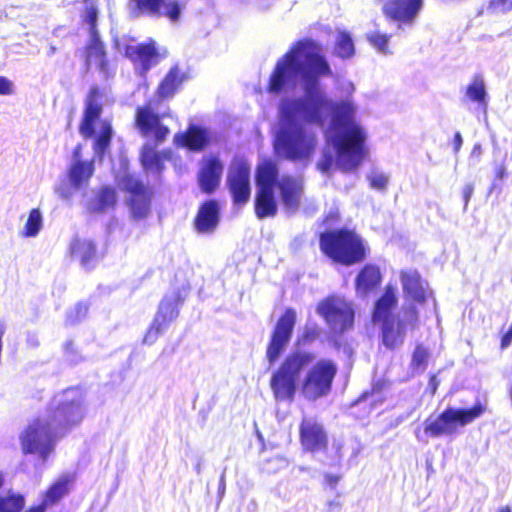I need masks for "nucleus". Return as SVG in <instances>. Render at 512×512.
<instances>
[{
  "instance_id": "1",
  "label": "nucleus",
  "mask_w": 512,
  "mask_h": 512,
  "mask_svg": "<svg viewBox=\"0 0 512 512\" xmlns=\"http://www.w3.org/2000/svg\"><path fill=\"white\" fill-rule=\"evenodd\" d=\"M315 360V353L300 349L293 350L285 356L269 381L277 402L294 401L300 377L305 371L300 390L306 399L314 401L331 392L338 366L332 359Z\"/></svg>"
},
{
  "instance_id": "2",
  "label": "nucleus",
  "mask_w": 512,
  "mask_h": 512,
  "mask_svg": "<svg viewBox=\"0 0 512 512\" xmlns=\"http://www.w3.org/2000/svg\"><path fill=\"white\" fill-rule=\"evenodd\" d=\"M330 111L334 120L339 123L349 122L353 118L354 110L348 103H333L326 98L318 97L308 104L301 100L289 103L283 111L285 121L278 137V149L284 158L291 161H308L315 154L318 139L309 127L296 123V116L305 111L309 122L322 123V111Z\"/></svg>"
},
{
  "instance_id": "3",
  "label": "nucleus",
  "mask_w": 512,
  "mask_h": 512,
  "mask_svg": "<svg viewBox=\"0 0 512 512\" xmlns=\"http://www.w3.org/2000/svg\"><path fill=\"white\" fill-rule=\"evenodd\" d=\"M74 391L68 388L63 391V398L53 401L47 406V418H35L26 426L20 435L23 454H38L43 460L53 452L55 440L69 433L79 425L85 417L84 399L81 394L73 397L65 396Z\"/></svg>"
},
{
  "instance_id": "4",
  "label": "nucleus",
  "mask_w": 512,
  "mask_h": 512,
  "mask_svg": "<svg viewBox=\"0 0 512 512\" xmlns=\"http://www.w3.org/2000/svg\"><path fill=\"white\" fill-rule=\"evenodd\" d=\"M312 42H296L277 60L268 79L266 90L272 94L281 93L288 85L294 84L300 75L309 87H315L320 77L332 76V70L323 55L314 50Z\"/></svg>"
},
{
  "instance_id": "5",
  "label": "nucleus",
  "mask_w": 512,
  "mask_h": 512,
  "mask_svg": "<svg viewBox=\"0 0 512 512\" xmlns=\"http://www.w3.org/2000/svg\"><path fill=\"white\" fill-rule=\"evenodd\" d=\"M169 117H171L169 112H156L151 101L135 109V128L143 137L152 138L154 142V145L146 143L140 149L139 161L146 170L161 172L164 169L165 160L171 158L170 150L159 151L155 147L165 142L170 134V128L163 123V119Z\"/></svg>"
},
{
  "instance_id": "6",
  "label": "nucleus",
  "mask_w": 512,
  "mask_h": 512,
  "mask_svg": "<svg viewBox=\"0 0 512 512\" xmlns=\"http://www.w3.org/2000/svg\"><path fill=\"white\" fill-rule=\"evenodd\" d=\"M398 304L395 288L388 284L383 294L376 300L372 311V321L381 326L383 344L389 349H395L402 345L405 337V326L415 329L418 326L419 314L414 305L403 309L404 321H396L394 310Z\"/></svg>"
},
{
  "instance_id": "7",
  "label": "nucleus",
  "mask_w": 512,
  "mask_h": 512,
  "mask_svg": "<svg viewBox=\"0 0 512 512\" xmlns=\"http://www.w3.org/2000/svg\"><path fill=\"white\" fill-rule=\"evenodd\" d=\"M318 239L321 253L335 265H358L365 262L370 254L367 242L355 229L326 230L319 234Z\"/></svg>"
},
{
  "instance_id": "8",
  "label": "nucleus",
  "mask_w": 512,
  "mask_h": 512,
  "mask_svg": "<svg viewBox=\"0 0 512 512\" xmlns=\"http://www.w3.org/2000/svg\"><path fill=\"white\" fill-rule=\"evenodd\" d=\"M103 90L92 86L85 99L82 117L79 123V133L84 139H94L93 150L103 156L108 150L113 137L112 123L108 119L101 120L103 113Z\"/></svg>"
},
{
  "instance_id": "9",
  "label": "nucleus",
  "mask_w": 512,
  "mask_h": 512,
  "mask_svg": "<svg viewBox=\"0 0 512 512\" xmlns=\"http://www.w3.org/2000/svg\"><path fill=\"white\" fill-rule=\"evenodd\" d=\"M487 410L485 404L476 402L469 408L446 407L435 418H427L423 423L424 434L438 438L456 434L460 427L467 426L481 417Z\"/></svg>"
},
{
  "instance_id": "10",
  "label": "nucleus",
  "mask_w": 512,
  "mask_h": 512,
  "mask_svg": "<svg viewBox=\"0 0 512 512\" xmlns=\"http://www.w3.org/2000/svg\"><path fill=\"white\" fill-rule=\"evenodd\" d=\"M278 177L279 168L274 160L265 158L257 164L255 170L257 191L254 201V213L258 219L274 217L278 212V205L273 191Z\"/></svg>"
},
{
  "instance_id": "11",
  "label": "nucleus",
  "mask_w": 512,
  "mask_h": 512,
  "mask_svg": "<svg viewBox=\"0 0 512 512\" xmlns=\"http://www.w3.org/2000/svg\"><path fill=\"white\" fill-rule=\"evenodd\" d=\"M316 311L335 335L341 336L354 327L355 311L344 297L329 295L317 304Z\"/></svg>"
},
{
  "instance_id": "12",
  "label": "nucleus",
  "mask_w": 512,
  "mask_h": 512,
  "mask_svg": "<svg viewBox=\"0 0 512 512\" xmlns=\"http://www.w3.org/2000/svg\"><path fill=\"white\" fill-rule=\"evenodd\" d=\"M121 185L127 195L125 204L130 217L135 221L146 219L151 212L152 189L133 174L124 175Z\"/></svg>"
},
{
  "instance_id": "13",
  "label": "nucleus",
  "mask_w": 512,
  "mask_h": 512,
  "mask_svg": "<svg viewBox=\"0 0 512 512\" xmlns=\"http://www.w3.org/2000/svg\"><path fill=\"white\" fill-rule=\"evenodd\" d=\"M297 321L296 311L288 307L277 319L266 345V359L273 365L289 345Z\"/></svg>"
},
{
  "instance_id": "14",
  "label": "nucleus",
  "mask_w": 512,
  "mask_h": 512,
  "mask_svg": "<svg viewBox=\"0 0 512 512\" xmlns=\"http://www.w3.org/2000/svg\"><path fill=\"white\" fill-rule=\"evenodd\" d=\"M365 135L361 128L353 126L345 131L336 142V153L339 166L350 171L362 162L365 155Z\"/></svg>"
},
{
  "instance_id": "15",
  "label": "nucleus",
  "mask_w": 512,
  "mask_h": 512,
  "mask_svg": "<svg viewBox=\"0 0 512 512\" xmlns=\"http://www.w3.org/2000/svg\"><path fill=\"white\" fill-rule=\"evenodd\" d=\"M129 7L134 18L164 17L171 23H177L184 5L181 0H129Z\"/></svg>"
},
{
  "instance_id": "16",
  "label": "nucleus",
  "mask_w": 512,
  "mask_h": 512,
  "mask_svg": "<svg viewBox=\"0 0 512 512\" xmlns=\"http://www.w3.org/2000/svg\"><path fill=\"white\" fill-rule=\"evenodd\" d=\"M250 173V165L245 159L236 158L229 166L226 185L237 207L247 204L250 199Z\"/></svg>"
},
{
  "instance_id": "17",
  "label": "nucleus",
  "mask_w": 512,
  "mask_h": 512,
  "mask_svg": "<svg viewBox=\"0 0 512 512\" xmlns=\"http://www.w3.org/2000/svg\"><path fill=\"white\" fill-rule=\"evenodd\" d=\"M123 55L139 69L141 75H145L166 57V52H161L157 42L153 38H149L138 44H125Z\"/></svg>"
},
{
  "instance_id": "18",
  "label": "nucleus",
  "mask_w": 512,
  "mask_h": 512,
  "mask_svg": "<svg viewBox=\"0 0 512 512\" xmlns=\"http://www.w3.org/2000/svg\"><path fill=\"white\" fill-rule=\"evenodd\" d=\"M299 443L305 453H325L329 438L323 424L315 417L304 416L299 424Z\"/></svg>"
},
{
  "instance_id": "19",
  "label": "nucleus",
  "mask_w": 512,
  "mask_h": 512,
  "mask_svg": "<svg viewBox=\"0 0 512 512\" xmlns=\"http://www.w3.org/2000/svg\"><path fill=\"white\" fill-rule=\"evenodd\" d=\"M180 303V298L178 300L164 298L160 301L154 318L144 335L143 342L145 344H154L168 326L177 319Z\"/></svg>"
},
{
  "instance_id": "20",
  "label": "nucleus",
  "mask_w": 512,
  "mask_h": 512,
  "mask_svg": "<svg viewBox=\"0 0 512 512\" xmlns=\"http://www.w3.org/2000/svg\"><path fill=\"white\" fill-rule=\"evenodd\" d=\"M275 187L279 190L284 208L291 213L298 211L304 192V182L302 178L284 175L280 179H277Z\"/></svg>"
},
{
  "instance_id": "21",
  "label": "nucleus",
  "mask_w": 512,
  "mask_h": 512,
  "mask_svg": "<svg viewBox=\"0 0 512 512\" xmlns=\"http://www.w3.org/2000/svg\"><path fill=\"white\" fill-rule=\"evenodd\" d=\"M223 169V163L217 156H210L203 161L197 174V182L204 194L210 195L218 189Z\"/></svg>"
},
{
  "instance_id": "22",
  "label": "nucleus",
  "mask_w": 512,
  "mask_h": 512,
  "mask_svg": "<svg viewBox=\"0 0 512 512\" xmlns=\"http://www.w3.org/2000/svg\"><path fill=\"white\" fill-rule=\"evenodd\" d=\"M220 221V205L216 199L202 202L193 219V226L199 234L214 232Z\"/></svg>"
},
{
  "instance_id": "23",
  "label": "nucleus",
  "mask_w": 512,
  "mask_h": 512,
  "mask_svg": "<svg viewBox=\"0 0 512 512\" xmlns=\"http://www.w3.org/2000/svg\"><path fill=\"white\" fill-rule=\"evenodd\" d=\"M400 281L406 299L420 305L426 303L428 283L422 279L417 270H402Z\"/></svg>"
},
{
  "instance_id": "24",
  "label": "nucleus",
  "mask_w": 512,
  "mask_h": 512,
  "mask_svg": "<svg viewBox=\"0 0 512 512\" xmlns=\"http://www.w3.org/2000/svg\"><path fill=\"white\" fill-rule=\"evenodd\" d=\"M188 79V74L182 71L178 64L170 67L168 72L156 87V101L160 103L172 99L181 89L183 83Z\"/></svg>"
},
{
  "instance_id": "25",
  "label": "nucleus",
  "mask_w": 512,
  "mask_h": 512,
  "mask_svg": "<svg viewBox=\"0 0 512 512\" xmlns=\"http://www.w3.org/2000/svg\"><path fill=\"white\" fill-rule=\"evenodd\" d=\"M423 0H389L383 6L386 17L399 21L410 22L418 13Z\"/></svg>"
},
{
  "instance_id": "26",
  "label": "nucleus",
  "mask_w": 512,
  "mask_h": 512,
  "mask_svg": "<svg viewBox=\"0 0 512 512\" xmlns=\"http://www.w3.org/2000/svg\"><path fill=\"white\" fill-rule=\"evenodd\" d=\"M382 279L379 265L366 263L359 269L354 280V286L357 292L368 294L380 286Z\"/></svg>"
},
{
  "instance_id": "27",
  "label": "nucleus",
  "mask_w": 512,
  "mask_h": 512,
  "mask_svg": "<svg viewBox=\"0 0 512 512\" xmlns=\"http://www.w3.org/2000/svg\"><path fill=\"white\" fill-rule=\"evenodd\" d=\"M208 142L206 130L196 125H191L184 132L174 135L175 145L190 151H202Z\"/></svg>"
},
{
  "instance_id": "28",
  "label": "nucleus",
  "mask_w": 512,
  "mask_h": 512,
  "mask_svg": "<svg viewBox=\"0 0 512 512\" xmlns=\"http://www.w3.org/2000/svg\"><path fill=\"white\" fill-rule=\"evenodd\" d=\"M73 476L65 474L55 480L43 493L40 504L44 508L57 505L70 492Z\"/></svg>"
},
{
  "instance_id": "29",
  "label": "nucleus",
  "mask_w": 512,
  "mask_h": 512,
  "mask_svg": "<svg viewBox=\"0 0 512 512\" xmlns=\"http://www.w3.org/2000/svg\"><path fill=\"white\" fill-rule=\"evenodd\" d=\"M68 253L72 259L79 260L83 266L87 267L96 260L97 247L92 240L76 236L70 242Z\"/></svg>"
},
{
  "instance_id": "30",
  "label": "nucleus",
  "mask_w": 512,
  "mask_h": 512,
  "mask_svg": "<svg viewBox=\"0 0 512 512\" xmlns=\"http://www.w3.org/2000/svg\"><path fill=\"white\" fill-rule=\"evenodd\" d=\"M118 201L117 191L113 186L103 185L95 193L88 211L92 214H103L114 210Z\"/></svg>"
},
{
  "instance_id": "31",
  "label": "nucleus",
  "mask_w": 512,
  "mask_h": 512,
  "mask_svg": "<svg viewBox=\"0 0 512 512\" xmlns=\"http://www.w3.org/2000/svg\"><path fill=\"white\" fill-rule=\"evenodd\" d=\"M94 173V162L76 160L70 167L68 175L71 184L78 188L88 182Z\"/></svg>"
},
{
  "instance_id": "32",
  "label": "nucleus",
  "mask_w": 512,
  "mask_h": 512,
  "mask_svg": "<svg viewBox=\"0 0 512 512\" xmlns=\"http://www.w3.org/2000/svg\"><path fill=\"white\" fill-rule=\"evenodd\" d=\"M465 97L470 102L477 103L484 111L487 108V92L481 75H475L465 89Z\"/></svg>"
},
{
  "instance_id": "33",
  "label": "nucleus",
  "mask_w": 512,
  "mask_h": 512,
  "mask_svg": "<svg viewBox=\"0 0 512 512\" xmlns=\"http://www.w3.org/2000/svg\"><path fill=\"white\" fill-rule=\"evenodd\" d=\"M87 62L93 60L98 63L100 70H106L108 66L107 54L105 46L100 40L98 33L91 35V39L86 46Z\"/></svg>"
},
{
  "instance_id": "34",
  "label": "nucleus",
  "mask_w": 512,
  "mask_h": 512,
  "mask_svg": "<svg viewBox=\"0 0 512 512\" xmlns=\"http://www.w3.org/2000/svg\"><path fill=\"white\" fill-rule=\"evenodd\" d=\"M25 506V498L19 493L8 492L0 496V512H21Z\"/></svg>"
},
{
  "instance_id": "35",
  "label": "nucleus",
  "mask_w": 512,
  "mask_h": 512,
  "mask_svg": "<svg viewBox=\"0 0 512 512\" xmlns=\"http://www.w3.org/2000/svg\"><path fill=\"white\" fill-rule=\"evenodd\" d=\"M335 53L342 59H347L354 55V43L351 36L347 32L339 33L335 44Z\"/></svg>"
},
{
  "instance_id": "36",
  "label": "nucleus",
  "mask_w": 512,
  "mask_h": 512,
  "mask_svg": "<svg viewBox=\"0 0 512 512\" xmlns=\"http://www.w3.org/2000/svg\"><path fill=\"white\" fill-rule=\"evenodd\" d=\"M42 228V215L38 208L30 210L27 221L24 225L22 235L24 237L36 236Z\"/></svg>"
},
{
  "instance_id": "37",
  "label": "nucleus",
  "mask_w": 512,
  "mask_h": 512,
  "mask_svg": "<svg viewBox=\"0 0 512 512\" xmlns=\"http://www.w3.org/2000/svg\"><path fill=\"white\" fill-rule=\"evenodd\" d=\"M89 312V304L80 301L75 304L74 308L67 312L65 317V324L67 326H74L81 322Z\"/></svg>"
},
{
  "instance_id": "38",
  "label": "nucleus",
  "mask_w": 512,
  "mask_h": 512,
  "mask_svg": "<svg viewBox=\"0 0 512 512\" xmlns=\"http://www.w3.org/2000/svg\"><path fill=\"white\" fill-rule=\"evenodd\" d=\"M369 43L376 48L379 52L383 54L390 53L388 48V43L390 40V35L382 34L380 32H373L367 36Z\"/></svg>"
},
{
  "instance_id": "39",
  "label": "nucleus",
  "mask_w": 512,
  "mask_h": 512,
  "mask_svg": "<svg viewBox=\"0 0 512 512\" xmlns=\"http://www.w3.org/2000/svg\"><path fill=\"white\" fill-rule=\"evenodd\" d=\"M428 357H429L428 350L422 344H418L415 347L413 354H412V359H411L412 368L425 369Z\"/></svg>"
},
{
  "instance_id": "40",
  "label": "nucleus",
  "mask_w": 512,
  "mask_h": 512,
  "mask_svg": "<svg viewBox=\"0 0 512 512\" xmlns=\"http://www.w3.org/2000/svg\"><path fill=\"white\" fill-rule=\"evenodd\" d=\"M321 334V330L317 326H306L298 338V343L309 345L315 342Z\"/></svg>"
},
{
  "instance_id": "41",
  "label": "nucleus",
  "mask_w": 512,
  "mask_h": 512,
  "mask_svg": "<svg viewBox=\"0 0 512 512\" xmlns=\"http://www.w3.org/2000/svg\"><path fill=\"white\" fill-rule=\"evenodd\" d=\"M97 15H98V11L94 5L86 7L85 21L89 25L91 35H94V33H97V31H96Z\"/></svg>"
},
{
  "instance_id": "42",
  "label": "nucleus",
  "mask_w": 512,
  "mask_h": 512,
  "mask_svg": "<svg viewBox=\"0 0 512 512\" xmlns=\"http://www.w3.org/2000/svg\"><path fill=\"white\" fill-rule=\"evenodd\" d=\"M385 387V382L377 381L375 382L371 389L368 391H364L354 402L352 405L359 404L360 402L366 400L368 397L373 396L375 394L380 393Z\"/></svg>"
},
{
  "instance_id": "43",
  "label": "nucleus",
  "mask_w": 512,
  "mask_h": 512,
  "mask_svg": "<svg viewBox=\"0 0 512 512\" xmlns=\"http://www.w3.org/2000/svg\"><path fill=\"white\" fill-rule=\"evenodd\" d=\"M369 181L372 188L384 190L388 184V177L384 174H373L370 176Z\"/></svg>"
},
{
  "instance_id": "44",
  "label": "nucleus",
  "mask_w": 512,
  "mask_h": 512,
  "mask_svg": "<svg viewBox=\"0 0 512 512\" xmlns=\"http://www.w3.org/2000/svg\"><path fill=\"white\" fill-rule=\"evenodd\" d=\"M63 351L67 357L75 358L78 356V348L72 339H68L63 343Z\"/></svg>"
},
{
  "instance_id": "45",
  "label": "nucleus",
  "mask_w": 512,
  "mask_h": 512,
  "mask_svg": "<svg viewBox=\"0 0 512 512\" xmlns=\"http://www.w3.org/2000/svg\"><path fill=\"white\" fill-rule=\"evenodd\" d=\"M13 93V83L5 76H0V95H11Z\"/></svg>"
},
{
  "instance_id": "46",
  "label": "nucleus",
  "mask_w": 512,
  "mask_h": 512,
  "mask_svg": "<svg viewBox=\"0 0 512 512\" xmlns=\"http://www.w3.org/2000/svg\"><path fill=\"white\" fill-rule=\"evenodd\" d=\"M473 192H474V185L473 183H467L463 189H462V197H463V202H464V209L467 208L469 202H470V199L473 195Z\"/></svg>"
},
{
  "instance_id": "47",
  "label": "nucleus",
  "mask_w": 512,
  "mask_h": 512,
  "mask_svg": "<svg viewBox=\"0 0 512 512\" xmlns=\"http://www.w3.org/2000/svg\"><path fill=\"white\" fill-rule=\"evenodd\" d=\"M340 475L327 473L324 475V482L330 488H335L340 481Z\"/></svg>"
},
{
  "instance_id": "48",
  "label": "nucleus",
  "mask_w": 512,
  "mask_h": 512,
  "mask_svg": "<svg viewBox=\"0 0 512 512\" xmlns=\"http://www.w3.org/2000/svg\"><path fill=\"white\" fill-rule=\"evenodd\" d=\"M506 175H507L506 165L504 162H502L495 167L494 177L496 180H502L506 177Z\"/></svg>"
},
{
  "instance_id": "49",
  "label": "nucleus",
  "mask_w": 512,
  "mask_h": 512,
  "mask_svg": "<svg viewBox=\"0 0 512 512\" xmlns=\"http://www.w3.org/2000/svg\"><path fill=\"white\" fill-rule=\"evenodd\" d=\"M463 139L460 132H456L453 136L452 147L454 153H458L462 147Z\"/></svg>"
},
{
  "instance_id": "50",
  "label": "nucleus",
  "mask_w": 512,
  "mask_h": 512,
  "mask_svg": "<svg viewBox=\"0 0 512 512\" xmlns=\"http://www.w3.org/2000/svg\"><path fill=\"white\" fill-rule=\"evenodd\" d=\"M339 220H340L339 213L336 211H332L324 217L323 222L326 224H334V223H337Z\"/></svg>"
},
{
  "instance_id": "51",
  "label": "nucleus",
  "mask_w": 512,
  "mask_h": 512,
  "mask_svg": "<svg viewBox=\"0 0 512 512\" xmlns=\"http://www.w3.org/2000/svg\"><path fill=\"white\" fill-rule=\"evenodd\" d=\"M438 385H439V381L437 380V377L436 375H431L429 377V387H430V392L432 395H434L438 389Z\"/></svg>"
},
{
  "instance_id": "52",
  "label": "nucleus",
  "mask_w": 512,
  "mask_h": 512,
  "mask_svg": "<svg viewBox=\"0 0 512 512\" xmlns=\"http://www.w3.org/2000/svg\"><path fill=\"white\" fill-rule=\"evenodd\" d=\"M494 3L501 6L503 10L512 9V1L510 0H495Z\"/></svg>"
},
{
  "instance_id": "53",
  "label": "nucleus",
  "mask_w": 512,
  "mask_h": 512,
  "mask_svg": "<svg viewBox=\"0 0 512 512\" xmlns=\"http://www.w3.org/2000/svg\"><path fill=\"white\" fill-rule=\"evenodd\" d=\"M46 508H44L40 503L38 505L30 506L25 512H46Z\"/></svg>"
},
{
  "instance_id": "54",
  "label": "nucleus",
  "mask_w": 512,
  "mask_h": 512,
  "mask_svg": "<svg viewBox=\"0 0 512 512\" xmlns=\"http://www.w3.org/2000/svg\"><path fill=\"white\" fill-rule=\"evenodd\" d=\"M481 152H482V147L480 144L477 143L473 146L471 154L476 155L478 157L481 154Z\"/></svg>"
},
{
  "instance_id": "55",
  "label": "nucleus",
  "mask_w": 512,
  "mask_h": 512,
  "mask_svg": "<svg viewBox=\"0 0 512 512\" xmlns=\"http://www.w3.org/2000/svg\"><path fill=\"white\" fill-rule=\"evenodd\" d=\"M80 151H81V146L80 145H77L74 150H73V156L74 158H76L77 160H79V156H80Z\"/></svg>"
},
{
  "instance_id": "56",
  "label": "nucleus",
  "mask_w": 512,
  "mask_h": 512,
  "mask_svg": "<svg viewBox=\"0 0 512 512\" xmlns=\"http://www.w3.org/2000/svg\"><path fill=\"white\" fill-rule=\"evenodd\" d=\"M4 333H5V325L3 322H0V341H2Z\"/></svg>"
},
{
  "instance_id": "57",
  "label": "nucleus",
  "mask_w": 512,
  "mask_h": 512,
  "mask_svg": "<svg viewBox=\"0 0 512 512\" xmlns=\"http://www.w3.org/2000/svg\"><path fill=\"white\" fill-rule=\"evenodd\" d=\"M497 512H512V510H511V508H510L508 505H506V506H502V507H500V508L497 510Z\"/></svg>"
},
{
  "instance_id": "58",
  "label": "nucleus",
  "mask_w": 512,
  "mask_h": 512,
  "mask_svg": "<svg viewBox=\"0 0 512 512\" xmlns=\"http://www.w3.org/2000/svg\"><path fill=\"white\" fill-rule=\"evenodd\" d=\"M329 166H330V163H329V162H328V163H326V164H323V165H319V167H320V169H321L322 171H327V170H328V168H329Z\"/></svg>"
},
{
  "instance_id": "59",
  "label": "nucleus",
  "mask_w": 512,
  "mask_h": 512,
  "mask_svg": "<svg viewBox=\"0 0 512 512\" xmlns=\"http://www.w3.org/2000/svg\"><path fill=\"white\" fill-rule=\"evenodd\" d=\"M4 479L3 476L0 474V487L3 485Z\"/></svg>"
},
{
  "instance_id": "60",
  "label": "nucleus",
  "mask_w": 512,
  "mask_h": 512,
  "mask_svg": "<svg viewBox=\"0 0 512 512\" xmlns=\"http://www.w3.org/2000/svg\"><path fill=\"white\" fill-rule=\"evenodd\" d=\"M60 195H61L62 197H64V198H68V195H66V194H64V193H62V192L60 193Z\"/></svg>"
},
{
  "instance_id": "61",
  "label": "nucleus",
  "mask_w": 512,
  "mask_h": 512,
  "mask_svg": "<svg viewBox=\"0 0 512 512\" xmlns=\"http://www.w3.org/2000/svg\"><path fill=\"white\" fill-rule=\"evenodd\" d=\"M89 0H84L85 3H87Z\"/></svg>"
}]
</instances>
